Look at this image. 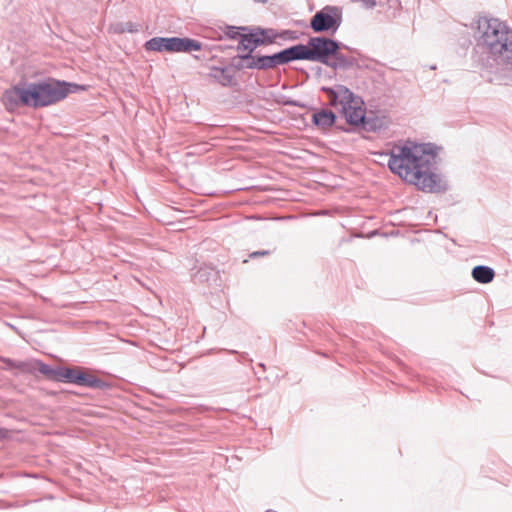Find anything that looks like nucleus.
Returning <instances> with one entry per match:
<instances>
[{
	"instance_id": "obj_10",
	"label": "nucleus",
	"mask_w": 512,
	"mask_h": 512,
	"mask_svg": "<svg viewBox=\"0 0 512 512\" xmlns=\"http://www.w3.org/2000/svg\"><path fill=\"white\" fill-rule=\"evenodd\" d=\"M208 76L222 86H229L234 78L233 70L230 67L212 66L209 68Z\"/></svg>"
},
{
	"instance_id": "obj_18",
	"label": "nucleus",
	"mask_w": 512,
	"mask_h": 512,
	"mask_svg": "<svg viewBox=\"0 0 512 512\" xmlns=\"http://www.w3.org/2000/svg\"><path fill=\"white\" fill-rule=\"evenodd\" d=\"M1 361L8 367L12 369H18L21 372L28 373L31 371V364L29 361H15L10 358H1Z\"/></svg>"
},
{
	"instance_id": "obj_12",
	"label": "nucleus",
	"mask_w": 512,
	"mask_h": 512,
	"mask_svg": "<svg viewBox=\"0 0 512 512\" xmlns=\"http://www.w3.org/2000/svg\"><path fill=\"white\" fill-rule=\"evenodd\" d=\"M285 64L295 60H307L306 45L297 44L281 51Z\"/></svg>"
},
{
	"instance_id": "obj_11",
	"label": "nucleus",
	"mask_w": 512,
	"mask_h": 512,
	"mask_svg": "<svg viewBox=\"0 0 512 512\" xmlns=\"http://www.w3.org/2000/svg\"><path fill=\"white\" fill-rule=\"evenodd\" d=\"M78 380L77 385L93 388V389H105L108 387L107 383L94 375L82 370L81 374L76 377Z\"/></svg>"
},
{
	"instance_id": "obj_15",
	"label": "nucleus",
	"mask_w": 512,
	"mask_h": 512,
	"mask_svg": "<svg viewBox=\"0 0 512 512\" xmlns=\"http://www.w3.org/2000/svg\"><path fill=\"white\" fill-rule=\"evenodd\" d=\"M353 64V58L347 57L344 54L340 53L338 50H336V53L331 55V58L329 59V64H327L326 66L336 70L350 68L353 66Z\"/></svg>"
},
{
	"instance_id": "obj_8",
	"label": "nucleus",
	"mask_w": 512,
	"mask_h": 512,
	"mask_svg": "<svg viewBox=\"0 0 512 512\" xmlns=\"http://www.w3.org/2000/svg\"><path fill=\"white\" fill-rule=\"evenodd\" d=\"M2 103L9 111H14L21 106L31 107L28 83L18 84L7 89L2 95Z\"/></svg>"
},
{
	"instance_id": "obj_16",
	"label": "nucleus",
	"mask_w": 512,
	"mask_h": 512,
	"mask_svg": "<svg viewBox=\"0 0 512 512\" xmlns=\"http://www.w3.org/2000/svg\"><path fill=\"white\" fill-rule=\"evenodd\" d=\"M494 276V270L488 266L479 265L474 267L472 270V277L474 280L482 284L492 282Z\"/></svg>"
},
{
	"instance_id": "obj_5",
	"label": "nucleus",
	"mask_w": 512,
	"mask_h": 512,
	"mask_svg": "<svg viewBox=\"0 0 512 512\" xmlns=\"http://www.w3.org/2000/svg\"><path fill=\"white\" fill-rule=\"evenodd\" d=\"M201 48V43L191 38L154 37L145 43L147 51L156 52H192L199 51Z\"/></svg>"
},
{
	"instance_id": "obj_17",
	"label": "nucleus",
	"mask_w": 512,
	"mask_h": 512,
	"mask_svg": "<svg viewBox=\"0 0 512 512\" xmlns=\"http://www.w3.org/2000/svg\"><path fill=\"white\" fill-rule=\"evenodd\" d=\"M82 368L76 367V368H61L59 367V382H67L76 384L78 383V380L76 377L81 374Z\"/></svg>"
},
{
	"instance_id": "obj_21",
	"label": "nucleus",
	"mask_w": 512,
	"mask_h": 512,
	"mask_svg": "<svg viewBox=\"0 0 512 512\" xmlns=\"http://www.w3.org/2000/svg\"><path fill=\"white\" fill-rule=\"evenodd\" d=\"M269 57H270L271 68H275L279 65L285 64L281 51L278 53H275L273 55H269Z\"/></svg>"
},
{
	"instance_id": "obj_9",
	"label": "nucleus",
	"mask_w": 512,
	"mask_h": 512,
	"mask_svg": "<svg viewBox=\"0 0 512 512\" xmlns=\"http://www.w3.org/2000/svg\"><path fill=\"white\" fill-rule=\"evenodd\" d=\"M263 31L259 33L243 34L240 36L237 50L243 54L252 53L259 45L263 44L265 40L262 38Z\"/></svg>"
},
{
	"instance_id": "obj_6",
	"label": "nucleus",
	"mask_w": 512,
	"mask_h": 512,
	"mask_svg": "<svg viewBox=\"0 0 512 512\" xmlns=\"http://www.w3.org/2000/svg\"><path fill=\"white\" fill-rule=\"evenodd\" d=\"M339 43L326 37H311L306 45V56L308 61L329 64L332 54L339 50Z\"/></svg>"
},
{
	"instance_id": "obj_7",
	"label": "nucleus",
	"mask_w": 512,
	"mask_h": 512,
	"mask_svg": "<svg viewBox=\"0 0 512 512\" xmlns=\"http://www.w3.org/2000/svg\"><path fill=\"white\" fill-rule=\"evenodd\" d=\"M342 21L341 10L337 6H326L315 13L310 21L311 29L316 32L336 31Z\"/></svg>"
},
{
	"instance_id": "obj_14",
	"label": "nucleus",
	"mask_w": 512,
	"mask_h": 512,
	"mask_svg": "<svg viewBox=\"0 0 512 512\" xmlns=\"http://www.w3.org/2000/svg\"><path fill=\"white\" fill-rule=\"evenodd\" d=\"M335 120L336 116L330 110L323 109L313 114L314 124L323 129L331 127L335 123Z\"/></svg>"
},
{
	"instance_id": "obj_23",
	"label": "nucleus",
	"mask_w": 512,
	"mask_h": 512,
	"mask_svg": "<svg viewBox=\"0 0 512 512\" xmlns=\"http://www.w3.org/2000/svg\"><path fill=\"white\" fill-rule=\"evenodd\" d=\"M268 254H269V251H267V250L255 251V252L250 254V257L255 258V257H258V256H265V255H268Z\"/></svg>"
},
{
	"instance_id": "obj_2",
	"label": "nucleus",
	"mask_w": 512,
	"mask_h": 512,
	"mask_svg": "<svg viewBox=\"0 0 512 512\" xmlns=\"http://www.w3.org/2000/svg\"><path fill=\"white\" fill-rule=\"evenodd\" d=\"M477 46L487 54L479 60L481 66L497 71L499 66L512 69V29L497 18L478 21Z\"/></svg>"
},
{
	"instance_id": "obj_13",
	"label": "nucleus",
	"mask_w": 512,
	"mask_h": 512,
	"mask_svg": "<svg viewBox=\"0 0 512 512\" xmlns=\"http://www.w3.org/2000/svg\"><path fill=\"white\" fill-rule=\"evenodd\" d=\"M29 364H31V371L29 373H34L36 370H38L48 379L58 381L59 368H53L39 360H31L29 361Z\"/></svg>"
},
{
	"instance_id": "obj_22",
	"label": "nucleus",
	"mask_w": 512,
	"mask_h": 512,
	"mask_svg": "<svg viewBox=\"0 0 512 512\" xmlns=\"http://www.w3.org/2000/svg\"><path fill=\"white\" fill-rule=\"evenodd\" d=\"M226 34L229 38L232 39H236L238 36H241V34L239 33V28L237 27H228Z\"/></svg>"
},
{
	"instance_id": "obj_3",
	"label": "nucleus",
	"mask_w": 512,
	"mask_h": 512,
	"mask_svg": "<svg viewBox=\"0 0 512 512\" xmlns=\"http://www.w3.org/2000/svg\"><path fill=\"white\" fill-rule=\"evenodd\" d=\"M331 106H340V111L346 121L351 125H360L365 120V107L363 100L356 96L344 85L322 87Z\"/></svg>"
},
{
	"instance_id": "obj_24",
	"label": "nucleus",
	"mask_w": 512,
	"mask_h": 512,
	"mask_svg": "<svg viewBox=\"0 0 512 512\" xmlns=\"http://www.w3.org/2000/svg\"><path fill=\"white\" fill-rule=\"evenodd\" d=\"M6 434V431L3 429H0V439L3 438Z\"/></svg>"
},
{
	"instance_id": "obj_1",
	"label": "nucleus",
	"mask_w": 512,
	"mask_h": 512,
	"mask_svg": "<svg viewBox=\"0 0 512 512\" xmlns=\"http://www.w3.org/2000/svg\"><path fill=\"white\" fill-rule=\"evenodd\" d=\"M437 153L431 144L407 142L395 146L390 154V170L406 182L415 185L424 192L446 190V183L435 172Z\"/></svg>"
},
{
	"instance_id": "obj_19",
	"label": "nucleus",
	"mask_w": 512,
	"mask_h": 512,
	"mask_svg": "<svg viewBox=\"0 0 512 512\" xmlns=\"http://www.w3.org/2000/svg\"><path fill=\"white\" fill-rule=\"evenodd\" d=\"M239 58L242 61L238 64L239 68L258 69L257 55H252V53H243L239 54Z\"/></svg>"
},
{
	"instance_id": "obj_20",
	"label": "nucleus",
	"mask_w": 512,
	"mask_h": 512,
	"mask_svg": "<svg viewBox=\"0 0 512 512\" xmlns=\"http://www.w3.org/2000/svg\"><path fill=\"white\" fill-rule=\"evenodd\" d=\"M258 70L272 69L269 55H257Z\"/></svg>"
},
{
	"instance_id": "obj_4",
	"label": "nucleus",
	"mask_w": 512,
	"mask_h": 512,
	"mask_svg": "<svg viewBox=\"0 0 512 512\" xmlns=\"http://www.w3.org/2000/svg\"><path fill=\"white\" fill-rule=\"evenodd\" d=\"M31 107H45L64 99L70 92L66 82L55 80L28 83Z\"/></svg>"
}]
</instances>
